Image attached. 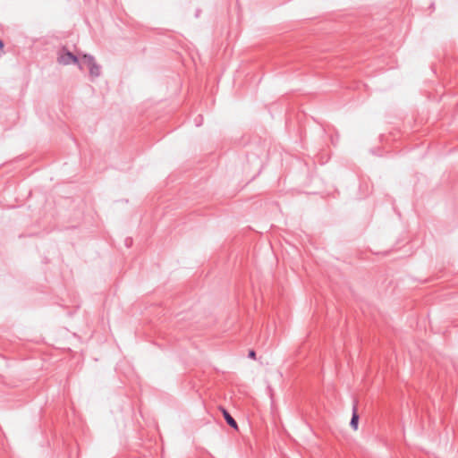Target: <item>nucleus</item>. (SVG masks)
Returning a JSON list of instances; mask_svg holds the SVG:
<instances>
[{
    "label": "nucleus",
    "mask_w": 458,
    "mask_h": 458,
    "mask_svg": "<svg viewBox=\"0 0 458 458\" xmlns=\"http://www.w3.org/2000/svg\"><path fill=\"white\" fill-rule=\"evenodd\" d=\"M79 68L81 71H87L91 78L100 75L101 68L93 56L83 55L79 63Z\"/></svg>",
    "instance_id": "1"
},
{
    "label": "nucleus",
    "mask_w": 458,
    "mask_h": 458,
    "mask_svg": "<svg viewBox=\"0 0 458 458\" xmlns=\"http://www.w3.org/2000/svg\"><path fill=\"white\" fill-rule=\"evenodd\" d=\"M81 61V57L75 55L68 48L63 47L57 54V62L62 65L78 64Z\"/></svg>",
    "instance_id": "2"
},
{
    "label": "nucleus",
    "mask_w": 458,
    "mask_h": 458,
    "mask_svg": "<svg viewBox=\"0 0 458 458\" xmlns=\"http://www.w3.org/2000/svg\"><path fill=\"white\" fill-rule=\"evenodd\" d=\"M221 411H222L223 416H224L225 421L227 422V424L230 427H232L233 428L238 429V424H237L236 420L230 415L228 411L225 410V408H221Z\"/></svg>",
    "instance_id": "3"
},
{
    "label": "nucleus",
    "mask_w": 458,
    "mask_h": 458,
    "mask_svg": "<svg viewBox=\"0 0 458 458\" xmlns=\"http://www.w3.org/2000/svg\"><path fill=\"white\" fill-rule=\"evenodd\" d=\"M358 423H359V415L357 412V406L356 404L353 405L352 409V416L350 421V426L356 430L358 428Z\"/></svg>",
    "instance_id": "4"
},
{
    "label": "nucleus",
    "mask_w": 458,
    "mask_h": 458,
    "mask_svg": "<svg viewBox=\"0 0 458 458\" xmlns=\"http://www.w3.org/2000/svg\"><path fill=\"white\" fill-rule=\"evenodd\" d=\"M248 356H249V358H250V359H255V357H256V352H255V351L250 350V351L249 352Z\"/></svg>",
    "instance_id": "5"
},
{
    "label": "nucleus",
    "mask_w": 458,
    "mask_h": 458,
    "mask_svg": "<svg viewBox=\"0 0 458 458\" xmlns=\"http://www.w3.org/2000/svg\"><path fill=\"white\" fill-rule=\"evenodd\" d=\"M131 242H132V240H131V239H127V240L125 241V244H126V246H127V247H130V246L131 245Z\"/></svg>",
    "instance_id": "6"
},
{
    "label": "nucleus",
    "mask_w": 458,
    "mask_h": 458,
    "mask_svg": "<svg viewBox=\"0 0 458 458\" xmlns=\"http://www.w3.org/2000/svg\"><path fill=\"white\" fill-rule=\"evenodd\" d=\"M199 120H197V119H196V124H197L198 126L201 124V122H202V120H203L202 116H199Z\"/></svg>",
    "instance_id": "7"
},
{
    "label": "nucleus",
    "mask_w": 458,
    "mask_h": 458,
    "mask_svg": "<svg viewBox=\"0 0 458 458\" xmlns=\"http://www.w3.org/2000/svg\"><path fill=\"white\" fill-rule=\"evenodd\" d=\"M3 47H4V43L2 40H0V49H3Z\"/></svg>",
    "instance_id": "8"
}]
</instances>
